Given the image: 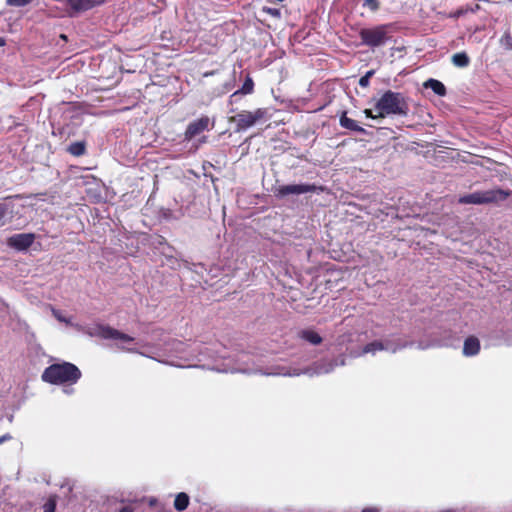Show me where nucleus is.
Instances as JSON below:
<instances>
[{
	"label": "nucleus",
	"mask_w": 512,
	"mask_h": 512,
	"mask_svg": "<svg viewBox=\"0 0 512 512\" xmlns=\"http://www.w3.org/2000/svg\"><path fill=\"white\" fill-rule=\"evenodd\" d=\"M345 364V357L341 355L331 360L322 359L320 361H316L304 369H299L295 367H280L277 369V371L266 373V375H281L288 377L307 375L309 377H315L331 373L335 369V367L344 366Z\"/></svg>",
	"instance_id": "f257e3e1"
},
{
	"label": "nucleus",
	"mask_w": 512,
	"mask_h": 512,
	"mask_svg": "<svg viewBox=\"0 0 512 512\" xmlns=\"http://www.w3.org/2000/svg\"><path fill=\"white\" fill-rule=\"evenodd\" d=\"M376 117L390 115L405 117L408 115L409 106L402 93L387 90L375 103Z\"/></svg>",
	"instance_id": "f03ea898"
},
{
	"label": "nucleus",
	"mask_w": 512,
	"mask_h": 512,
	"mask_svg": "<svg viewBox=\"0 0 512 512\" xmlns=\"http://www.w3.org/2000/svg\"><path fill=\"white\" fill-rule=\"evenodd\" d=\"M80 377L81 371L70 362L52 364L42 374L43 381L51 384H75Z\"/></svg>",
	"instance_id": "7ed1b4c3"
},
{
	"label": "nucleus",
	"mask_w": 512,
	"mask_h": 512,
	"mask_svg": "<svg viewBox=\"0 0 512 512\" xmlns=\"http://www.w3.org/2000/svg\"><path fill=\"white\" fill-rule=\"evenodd\" d=\"M508 192L502 189H491L486 191H476L471 194L463 195L459 198L461 204H474L482 205L498 201H503L507 198Z\"/></svg>",
	"instance_id": "20e7f679"
},
{
	"label": "nucleus",
	"mask_w": 512,
	"mask_h": 512,
	"mask_svg": "<svg viewBox=\"0 0 512 512\" xmlns=\"http://www.w3.org/2000/svg\"><path fill=\"white\" fill-rule=\"evenodd\" d=\"M89 334L91 336H97V337H101L103 339H112V340H116L118 343H117V347L122 349V350H126L128 352H135L134 349L132 348H127L125 346V344H128V343H131L134 341V338L131 337L130 335L128 334H125V333H122L120 332L119 330L117 329H114L110 326H107V325H98L96 326L93 331H90Z\"/></svg>",
	"instance_id": "39448f33"
},
{
	"label": "nucleus",
	"mask_w": 512,
	"mask_h": 512,
	"mask_svg": "<svg viewBox=\"0 0 512 512\" xmlns=\"http://www.w3.org/2000/svg\"><path fill=\"white\" fill-rule=\"evenodd\" d=\"M265 115L266 110L261 108L253 112L241 111L240 113L231 117L230 121L236 123V131L239 132L254 126L257 122L261 121Z\"/></svg>",
	"instance_id": "423d86ee"
},
{
	"label": "nucleus",
	"mask_w": 512,
	"mask_h": 512,
	"mask_svg": "<svg viewBox=\"0 0 512 512\" xmlns=\"http://www.w3.org/2000/svg\"><path fill=\"white\" fill-rule=\"evenodd\" d=\"M360 38L367 46H381L385 44L387 40V27L382 25L374 28L362 29L360 31Z\"/></svg>",
	"instance_id": "0eeeda50"
},
{
	"label": "nucleus",
	"mask_w": 512,
	"mask_h": 512,
	"mask_svg": "<svg viewBox=\"0 0 512 512\" xmlns=\"http://www.w3.org/2000/svg\"><path fill=\"white\" fill-rule=\"evenodd\" d=\"M316 187L310 184H289L279 186L276 190L277 197H285L288 195H300L315 191Z\"/></svg>",
	"instance_id": "6e6552de"
},
{
	"label": "nucleus",
	"mask_w": 512,
	"mask_h": 512,
	"mask_svg": "<svg viewBox=\"0 0 512 512\" xmlns=\"http://www.w3.org/2000/svg\"><path fill=\"white\" fill-rule=\"evenodd\" d=\"M35 235L33 233H20L11 236L8 239V245L17 250H26L34 242Z\"/></svg>",
	"instance_id": "1a4fd4ad"
},
{
	"label": "nucleus",
	"mask_w": 512,
	"mask_h": 512,
	"mask_svg": "<svg viewBox=\"0 0 512 512\" xmlns=\"http://www.w3.org/2000/svg\"><path fill=\"white\" fill-rule=\"evenodd\" d=\"M67 6L71 9L69 15L72 16L74 13H79L92 9L93 7L100 5L105 0H65Z\"/></svg>",
	"instance_id": "9d476101"
},
{
	"label": "nucleus",
	"mask_w": 512,
	"mask_h": 512,
	"mask_svg": "<svg viewBox=\"0 0 512 512\" xmlns=\"http://www.w3.org/2000/svg\"><path fill=\"white\" fill-rule=\"evenodd\" d=\"M209 126V118L201 117L200 119L191 122L185 131V140H191L203 131L207 130Z\"/></svg>",
	"instance_id": "9b49d317"
},
{
	"label": "nucleus",
	"mask_w": 512,
	"mask_h": 512,
	"mask_svg": "<svg viewBox=\"0 0 512 512\" xmlns=\"http://www.w3.org/2000/svg\"><path fill=\"white\" fill-rule=\"evenodd\" d=\"M412 342H400L399 340L385 339L382 341L383 351L396 353L397 351L412 346Z\"/></svg>",
	"instance_id": "f8f14e48"
},
{
	"label": "nucleus",
	"mask_w": 512,
	"mask_h": 512,
	"mask_svg": "<svg viewBox=\"0 0 512 512\" xmlns=\"http://www.w3.org/2000/svg\"><path fill=\"white\" fill-rule=\"evenodd\" d=\"M298 336L312 345H319L323 340L322 337L313 329H303L298 333Z\"/></svg>",
	"instance_id": "ddd939ff"
},
{
	"label": "nucleus",
	"mask_w": 512,
	"mask_h": 512,
	"mask_svg": "<svg viewBox=\"0 0 512 512\" xmlns=\"http://www.w3.org/2000/svg\"><path fill=\"white\" fill-rule=\"evenodd\" d=\"M480 350V343L478 339L474 337H469L465 340L464 346H463V354L465 356H474L476 355Z\"/></svg>",
	"instance_id": "4468645a"
},
{
	"label": "nucleus",
	"mask_w": 512,
	"mask_h": 512,
	"mask_svg": "<svg viewBox=\"0 0 512 512\" xmlns=\"http://www.w3.org/2000/svg\"><path fill=\"white\" fill-rule=\"evenodd\" d=\"M423 86L425 88L431 89L438 96L446 95V88L442 82L436 79H428L424 82Z\"/></svg>",
	"instance_id": "2eb2a0df"
},
{
	"label": "nucleus",
	"mask_w": 512,
	"mask_h": 512,
	"mask_svg": "<svg viewBox=\"0 0 512 512\" xmlns=\"http://www.w3.org/2000/svg\"><path fill=\"white\" fill-rule=\"evenodd\" d=\"M189 502H190V498H189L188 494L185 492H180L175 497L174 508L177 511L182 512L187 509Z\"/></svg>",
	"instance_id": "dca6fc26"
},
{
	"label": "nucleus",
	"mask_w": 512,
	"mask_h": 512,
	"mask_svg": "<svg viewBox=\"0 0 512 512\" xmlns=\"http://www.w3.org/2000/svg\"><path fill=\"white\" fill-rule=\"evenodd\" d=\"M340 125L352 131L365 133V130L362 127H360L355 120L347 117L345 114H343L340 118Z\"/></svg>",
	"instance_id": "f3484780"
},
{
	"label": "nucleus",
	"mask_w": 512,
	"mask_h": 512,
	"mask_svg": "<svg viewBox=\"0 0 512 512\" xmlns=\"http://www.w3.org/2000/svg\"><path fill=\"white\" fill-rule=\"evenodd\" d=\"M378 351H383L382 341H373L368 344H366L361 353L357 354L356 356H362L364 354H375Z\"/></svg>",
	"instance_id": "a211bd4d"
},
{
	"label": "nucleus",
	"mask_w": 512,
	"mask_h": 512,
	"mask_svg": "<svg viewBox=\"0 0 512 512\" xmlns=\"http://www.w3.org/2000/svg\"><path fill=\"white\" fill-rule=\"evenodd\" d=\"M469 62H470L469 57L464 52H459L452 56V63L456 67H460V68L467 67L469 65Z\"/></svg>",
	"instance_id": "6ab92c4d"
},
{
	"label": "nucleus",
	"mask_w": 512,
	"mask_h": 512,
	"mask_svg": "<svg viewBox=\"0 0 512 512\" xmlns=\"http://www.w3.org/2000/svg\"><path fill=\"white\" fill-rule=\"evenodd\" d=\"M253 88H254V83H253L252 78L247 77L246 80L244 81L241 89L234 92L232 97L236 96L239 93L244 94V95L250 94V93H252Z\"/></svg>",
	"instance_id": "aec40b11"
},
{
	"label": "nucleus",
	"mask_w": 512,
	"mask_h": 512,
	"mask_svg": "<svg viewBox=\"0 0 512 512\" xmlns=\"http://www.w3.org/2000/svg\"><path fill=\"white\" fill-rule=\"evenodd\" d=\"M68 151H69L70 154H72L74 156H81L85 152V145L82 142L72 143L69 146Z\"/></svg>",
	"instance_id": "412c9836"
},
{
	"label": "nucleus",
	"mask_w": 512,
	"mask_h": 512,
	"mask_svg": "<svg viewBox=\"0 0 512 512\" xmlns=\"http://www.w3.org/2000/svg\"><path fill=\"white\" fill-rule=\"evenodd\" d=\"M501 43L506 49L512 50V36L510 34H505L501 38Z\"/></svg>",
	"instance_id": "4be33fe9"
},
{
	"label": "nucleus",
	"mask_w": 512,
	"mask_h": 512,
	"mask_svg": "<svg viewBox=\"0 0 512 512\" xmlns=\"http://www.w3.org/2000/svg\"><path fill=\"white\" fill-rule=\"evenodd\" d=\"M44 512H55L56 508V502L53 498H50L45 504H44Z\"/></svg>",
	"instance_id": "5701e85b"
},
{
	"label": "nucleus",
	"mask_w": 512,
	"mask_h": 512,
	"mask_svg": "<svg viewBox=\"0 0 512 512\" xmlns=\"http://www.w3.org/2000/svg\"><path fill=\"white\" fill-rule=\"evenodd\" d=\"M32 0H7V4L10 6L21 7L30 3Z\"/></svg>",
	"instance_id": "b1692460"
},
{
	"label": "nucleus",
	"mask_w": 512,
	"mask_h": 512,
	"mask_svg": "<svg viewBox=\"0 0 512 512\" xmlns=\"http://www.w3.org/2000/svg\"><path fill=\"white\" fill-rule=\"evenodd\" d=\"M263 11L266 12L267 14H270L271 16H273L275 18H279L281 15L280 9H278V8L263 7Z\"/></svg>",
	"instance_id": "393cba45"
},
{
	"label": "nucleus",
	"mask_w": 512,
	"mask_h": 512,
	"mask_svg": "<svg viewBox=\"0 0 512 512\" xmlns=\"http://www.w3.org/2000/svg\"><path fill=\"white\" fill-rule=\"evenodd\" d=\"M9 210V206L7 203H0V225L3 224V219L6 216Z\"/></svg>",
	"instance_id": "a878e982"
},
{
	"label": "nucleus",
	"mask_w": 512,
	"mask_h": 512,
	"mask_svg": "<svg viewBox=\"0 0 512 512\" xmlns=\"http://www.w3.org/2000/svg\"><path fill=\"white\" fill-rule=\"evenodd\" d=\"M365 5L367 7H369L373 11L378 9V2H377V0H365Z\"/></svg>",
	"instance_id": "bb28decb"
},
{
	"label": "nucleus",
	"mask_w": 512,
	"mask_h": 512,
	"mask_svg": "<svg viewBox=\"0 0 512 512\" xmlns=\"http://www.w3.org/2000/svg\"><path fill=\"white\" fill-rule=\"evenodd\" d=\"M364 114L367 118H371L373 120L383 119V117H376V114H373V111L371 109H365Z\"/></svg>",
	"instance_id": "cd10ccee"
},
{
	"label": "nucleus",
	"mask_w": 512,
	"mask_h": 512,
	"mask_svg": "<svg viewBox=\"0 0 512 512\" xmlns=\"http://www.w3.org/2000/svg\"><path fill=\"white\" fill-rule=\"evenodd\" d=\"M369 82H370V80L367 77H365L364 75L359 79V85L364 88L369 85Z\"/></svg>",
	"instance_id": "c85d7f7f"
},
{
	"label": "nucleus",
	"mask_w": 512,
	"mask_h": 512,
	"mask_svg": "<svg viewBox=\"0 0 512 512\" xmlns=\"http://www.w3.org/2000/svg\"><path fill=\"white\" fill-rule=\"evenodd\" d=\"M12 437L10 434H4L0 437V445L3 444L5 441L10 440Z\"/></svg>",
	"instance_id": "c756f323"
},
{
	"label": "nucleus",
	"mask_w": 512,
	"mask_h": 512,
	"mask_svg": "<svg viewBox=\"0 0 512 512\" xmlns=\"http://www.w3.org/2000/svg\"><path fill=\"white\" fill-rule=\"evenodd\" d=\"M361 512H379V509L376 507H367L364 508Z\"/></svg>",
	"instance_id": "7c9ffc66"
},
{
	"label": "nucleus",
	"mask_w": 512,
	"mask_h": 512,
	"mask_svg": "<svg viewBox=\"0 0 512 512\" xmlns=\"http://www.w3.org/2000/svg\"><path fill=\"white\" fill-rule=\"evenodd\" d=\"M54 315H55V317H56L59 321H61V322H66V323L68 322L66 318L62 317L61 315H59V314H58L57 312H55V311H54Z\"/></svg>",
	"instance_id": "2f4dec72"
},
{
	"label": "nucleus",
	"mask_w": 512,
	"mask_h": 512,
	"mask_svg": "<svg viewBox=\"0 0 512 512\" xmlns=\"http://www.w3.org/2000/svg\"><path fill=\"white\" fill-rule=\"evenodd\" d=\"M119 512H133V509L128 506H125V507L121 508L119 510Z\"/></svg>",
	"instance_id": "473e14b6"
},
{
	"label": "nucleus",
	"mask_w": 512,
	"mask_h": 512,
	"mask_svg": "<svg viewBox=\"0 0 512 512\" xmlns=\"http://www.w3.org/2000/svg\"><path fill=\"white\" fill-rule=\"evenodd\" d=\"M157 504V499L156 498H150L149 499V506L153 507Z\"/></svg>",
	"instance_id": "72a5a7b5"
},
{
	"label": "nucleus",
	"mask_w": 512,
	"mask_h": 512,
	"mask_svg": "<svg viewBox=\"0 0 512 512\" xmlns=\"http://www.w3.org/2000/svg\"><path fill=\"white\" fill-rule=\"evenodd\" d=\"M373 75H374V70H369V71L366 72V74L364 76L367 77L370 80V78Z\"/></svg>",
	"instance_id": "f704fd0d"
},
{
	"label": "nucleus",
	"mask_w": 512,
	"mask_h": 512,
	"mask_svg": "<svg viewBox=\"0 0 512 512\" xmlns=\"http://www.w3.org/2000/svg\"><path fill=\"white\" fill-rule=\"evenodd\" d=\"M5 45V40L3 38L0 37V47L4 46Z\"/></svg>",
	"instance_id": "c9c22d12"
},
{
	"label": "nucleus",
	"mask_w": 512,
	"mask_h": 512,
	"mask_svg": "<svg viewBox=\"0 0 512 512\" xmlns=\"http://www.w3.org/2000/svg\"><path fill=\"white\" fill-rule=\"evenodd\" d=\"M200 354H205L207 356H211L210 353H207V352H204V351H200Z\"/></svg>",
	"instance_id": "e433bc0d"
},
{
	"label": "nucleus",
	"mask_w": 512,
	"mask_h": 512,
	"mask_svg": "<svg viewBox=\"0 0 512 512\" xmlns=\"http://www.w3.org/2000/svg\"><path fill=\"white\" fill-rule=\"evenodd\" d=\"M230 88H231V87H230V85H226V86H225V91H229V90H230Z\"/></svg>",
	"instance_id": "4c0bfd02"
},
{
	"label": "nucleus",
	"mask_w": 512,
	"mask_h": 512,
	"mask_svg": "<svg viewBox=\"0 0 512 512\" xmlns=\"http://www.w3.org/2000/svg\"><path fill=\"white\" fill-rule=\"evenodd\" d=\"M418 347H419L420 349H424V348H425V347H424V346H422L421 344H419V346H418Z\"/></svg>",
	"instance_id": "58836bf2"
}]
</instances>
